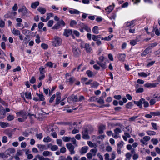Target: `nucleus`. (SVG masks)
I'll return each mask as SVG.
<instances>
[{"instance_id": "nucleus-43", "label": "nucleus", "mask_w": 160, "mask_h": 160, "mask_svg": "<svg viewBox=\"0 0 160 160\" xmlns=\"http://www.w3.org/2000/svg\"><path fill=\"white\" fill-rule=\"evenodd\" d=\"M44 24L43 23L40 22L38 25V28L39 29V31H41V29L43 26Z\"/></svg>"}, {"instance_id": "nucleus-62", "label": "nucleus", "mask_w": 160, "mask_h": 160, "mask_svg": "<svg viewBox=\"0 0 160 160\" xmlns=\"http://www.w3.org/2000/svg\"><path fill=\"white\" fill-rule=\"evenodd\" d=\"M92 87H97L98 85V83L97 82H94L91 84Z\"/></svg>"}, {"instance_id": "nucleus-41", "label": "nucleus", "mask_w": 160, "mask_h": 160, "mask_svg": "<svg viewBox=\"0 0 160 160\" xmlns=\"http://www.w3.org/2000/svg\"><path fill=\"white\" fill-rule=\"evenodd\" d=\"M57 143L60 146L62 147V142L61 139H57L56 140Z\"/></svg>"}, {"instance_id": "nucleus-15", "label": "nucleus", "mask_w": 160, "mask_h": 160, "mask_svg": "<svg viewBox=\"0 0 160 160\" xmlns=\"http://www.w3.org/2000/svg\"><path fill=\"white\" fill-rule=\"evenodd\" d=\"M106 128V126L105 125H101L99 127L98 132L100 134H102L103 133V130Z\"/></svg>"}, {"instance_id": "nucleus-63", "label": "nucleus", "mask_w": 160, "mask_h": 160, "mask_svg": "<svg viewBox=\"0 0 160 160\" xmlns=\"http://www.w3.org/2000/svg\"><path fill=\"white\" fill-rule=\"evenodd\" d=\"M36 158H38L39 160H44V158L42 156H40L39 155H37L35 156Z\"/></svg>"}, {"instance_id": "nucleus-21", "label": "nucleus", "mask_w": 160, "mask_h": 160, "mask_svg": "<svg viewBox=\"0 0 160 160\" xmlns=\"http://www.w3.org/2000/svg\"><path fill=\"white\" fill-rule=\"evenodd\" d=\"M37 95L39 98V100L41 101H44L45 100L44 97L42 93H36Z\"/></svg>"}, {"instance_id": "nucleus-33", "label": "nucleus", "mask_w": 160, "mask_h": 160, "mask_svg": "<svg viewBox=\"0 0 160 160\" xmlns=\"http://www.w3.org/2000/svg\"><path fill=\"white\" fill-rule=\"evenodd\" d=\"M146 133L149 135H154L156 134L155 132L150 130L147 131Z\"/></svg>"}, {"instance_id": "nucleus-51", "label": "nucleus", "mask_w": 160, "mask_h": 160, "mask_svg": "<svg viewBox=\"0 0 160 160\" xmlns=\"http://www.w3.org/2000/svg\"><path fill=\"white\" fill-rule=\"evenodd\" d=\"M7 123L2 122H0V126L3 128H5L7 127Z\"/></svg>"}, {"instance_id": "nucleus-5", "label": "nucleus", "mask_w": 160, "mask_h": 160, "mask_svg": "<svg viewBox=\"0 0 160 160\" xmlns=\"http://www.w3.org/2000/svg\"><path fill=\"white\" fill-rule=\"evenodd\" d=\"M16 114L18 116H22L24 120H26L27 118V112L23 110H21L20 112H17Z\"/></svg>"}, {"instance_id": "nucleus-23", "label": "nucleus", "mask_w": 160, "mask_h": 160, "mask_svg": "<svg viewBox=\"0 0 160 160\" xmlns=\"http://www.w3.org/2000/svg\"><path fill=\"white\" fill-rule=\"evenodd\" d=\"M69 12L70 13L73 14H80L81 12H80L79 11L76 9H74L73 10H70L69 11Z\"/></svg>"}, {"instance_id": "nucleus-18", "label": "nucleus", "mask_w": 160, "mask_h": 160, "mask_svg": "<svg viewBox=\"0 0 160 160\" xmlns=\"http://www.w3.org/2000/svg\"><path fill=\"white\" fill-rule=\"evenodd\" d=\"M88 149V146L82 147L81 148V151H80L81 154H83L86 153Z\"/></svg>"}, {"instance_id": "nucleus-50", "label": "nucleus", "mask_w": 160, "mask_h": 160, "mask_svg": "<svg viewBox=\"0 0 160 160\" xmlns=\"http://www.w3.org/2000/svg\"><path fill=\"white\" fill-rule=\"evenodd\" d=\"M98 99V98H96V96H94L92 97H91L89 99L88 101L90 102H94L96 100H97Z\"/></svg>"}, {"instance_id": "nucleus-26", "label": "nucleus", "mask_w": 160, "mask_h": 160, "mask_svg": "<svg viewBox=\"0 0 160 160\" xmlns=\"http://www.w3.org/2000/svg\"><path fill=\"white\" fill-rule=\"evenodd\" d=\"M157 45L158 43L157 42H154L152 43H151L148 45V48L149 50H150L151 49L154 48Z\"/></svg>"}, {"instance_id": "nucleus-58", "label": "nucleus", "mask_w": 160, "mask_h": 160, "mask_svg": "<svg viewBox=\"0 0 160 160\" xmlns=\"http://www.w3.org/2000/svg\"><path fill=\"white\" fill-rule=\"evenodd\" d=\"M84 29L88 32H90L91 31V29L87 26H84L83 27Z\"/></svg>"}, {"instance_id": "nucleus-45", "label": "nucleus", "mask_w": 160, "mask_h": 160, "mask_svg": "<svg viewBox=\"0 0 160 160\" xmlns=\"http://www.w3.org/2000/svg\"><path fill=\"white\" fill-rule=\"evenodd\" d=\"M144 100L142 101V104H144V107H147L149 106V103L147 101H146L144 99Z\"/></svg>"}, {"instance_id": "nucleus-1", "label": "nucleus", "mask_w": 160, "mask_h": 160, "mask_svg": "<svg viewBox=\"0 0 160 160\" xmlns=\"http://www.w3.org/2000/svg\"><path fill=\"white\" fill-rule=\"evenodd\" d=\"M62 25L63 26H64L65 25V23L64 21L62 20L59 22H57L52 28L53 29H58L60 28V26Z\"/></svg>"}, {"instance_id": "nucleus-4", "label": "nucleus", "mask_w": 160, "mask_h": 160, "mask_svg": "<svg viewBox=\"0 0 160 160\" xmlns=\"http://www.w3.org/2000/svg\"><path fill=\"white\" fill-rule=\"evenodd\" d=\"M82 138L84 139H88L90 137L88 135V129L86 128L84 129L82 132Z\"/></svg>"}, {"instance_id": "nucleus-13", "label": "nucleus", "mask_w": 160, "mask_h": 160, "mask_svg": "<svg viewBox=\"0 0 160 160\" xmlns=\"http://www.w3.org/2000/svg\"><path fill=\"white\" fill-rule=\"evenodd\" d=\"M145 87L148 88L155 87L156 86V83L147 82L144 85Z\"/></svg>"}, {"instance_id": "nucleus-22", "label": "nucleus", "mask_w": 160, "mask_h": 160, "mask_svg": "<svg viewBox=\"0 0 160 160\" xmlns=\"http://www.w3.org/2000/svg\"><path fill=\"white\" fill-rule=\"evenodd\" d=\"M42 154L43 156L46 157L49 156H52V153L48 151H45L43 152Z\"/></svg>"}, {"instance_id": "nucleus-60", "label": "nucleus", "mask_w": 160, "mask_h": 160, "mask_svg": "<svg viewBox=\"0 0 160 160\" xmlns=\"http://www.w3.org/2000/svg\"><path fill=\"white\" fill-rule=\"evenodd\" d=\"M151 141L152 142L154 145H157L158 142V140L157 139H152Z\"/></svg>"}, {"instance_id": "nucleus-7", "label": "nucleus", "mask_w": 160, "mask_h": 160, "mask_svg": "<svg viewBox=\"0 0 160 160\" xmlns=\"http://www.w3.org/2000/svg\"><path fill=\"white\" fill-rule=\"evenodd\" d=\"M18 11L19 12L22 13V16H27L28 11L26 8L25 6H22L21 9H19Z\"/></svg>"}, {"instance_id": "nucleus-25", "label": "nucleus", "mask_w": 160, "mask_h": 160, "mask_svg": "<svg viewBox=\"0 0 160 160\" xmlns=\"http://www.w3.org/2000/svg\"><path fill=\"white\" fill-rule=\"evenodd\" d=\"M12 33L15 35H19L20 34V32L18 30H16L14 28L13 29Z\"/></svg>"}, {"instance_id": "nucleus-59", "label": "nucleus", "mask_w": 160, "mask_h": 160, "mask_svg": "<svg viewBox=\"0 0 160 160\" xmlns=\"http://www.w3.org/2000/svg\"><path fill=\"white\" fill-rule=\"evenodd\" d=\"M53 65V63L52 62H48L46 63L45 65L48 66L51 68L52 67Z\"/></svg>"}, {"instance_id": "nucleus-36", "label": "nucleus", "mask_w": 160, "mask_h": 160, "mask_svg": "<svg viewBox=\"0 0 160 160\" xmlns=\"http://www.w3.org/2000/svg\"><path fill=\"white\" fill-rule=\"evenodd\" d=\"M51 140L49 136H47L46 137H45L43 140L44 142H50Z\"/></svg>"}, {"instance_id": "nucleus-16", "label": "nucleus", "mask_w": 160, "mask_h": 160, "mask_svg": "<svg viewBox=\"0 0 160 160\" xmlns=\"http://www.w3.org/2000/svg\"><path fill=\"white\" fill-rule=\"evenodd\" d=\"M37 146L40 151H42L44 150L47 149L45 145L38 144L37 145Z\"/></svg>"}, {"instance_id": "nucleus-31", "label": "nucleus", "mask_w": 160, "mask_h": 160, "mask_svg": "<svg viewBox=\"0 0 160 160\" xmlns=\"http://www.w3.org/2000/svg\"><path fill=\"white\" fill-rule=\"evenodd\" d=\"M86 74L89 77H92L94 76L93 73L90 70H87L86 72Z\"/></svg>"}, {"instance_id": "nucleus-46", "label": "nucleus", "mask_w": 160, "mask_h": 160, "mask_svg": "<svg viewBox=\"0 0 160 160\" xmlns=\"http://www.w3.org/2000/svg\"><path fill=\"white\" fill-rule=\"evenodd\" d=\"M124 143V142L123 141H121L120 142L117 144V146L118 147V148H122L123 147Z\"/></svg>"}, {"instance_id": "nucleus-35", "label": "nucleus", "mask_w": 160, "mask_h": 160, "mask_svg": "<svg viewBox=\"0 0 160 160\" xmlns=\"http://www.w3.org/2000/svg\"><path fill=\"white\" fill-rule=\"evenodd\" d=\"M39 70L40 72V73L41 75H44V73L45 72V70L44 68L43 67L41 66L39 68Z\"/></svg>"}, {"instance_id": "nucleus-64", "label": "nucleus", "mask_w": 160, "mask_h": 160, "mask_svg": "<svg viewBox=\"0 0 160 160\" xmlns=\"http://www.w3.org/2000/svg\"><path fill=\"white\" fill-rule=\"evenodd\" d=\"M30 32V31L28 30H23L22 31V33L24 35H26L27 34H29Z\"/></svg>"}, {"instance_id": "nucleus-54", "label": "nucleus", "mask_w": 160, "mask_h": 160, "mask_svg": "<svg viewBox=\"0 0 160 160\" xmlns=\"http://www.w3.org/2000/svg\"><path fill=\"white\" fill-rule=\"evenodd\" d=\"M138 41L137 40H132L130 41V44L134 46L136 44L137 42Z\"/></svg>"}, {"instance_id": "nucleus-17", "label": "nucleus", "mask_w": 160, "mask_h": 160, "mask_svg": "<svg viewBox=\"0 0 160 160\" xmlns=\"http://www.w3.org/2000/svg\"><path fill=\"white\" fill-rule=\"evenodd\" d=\"M135 22V20H132L130 22H127L126 23V26L127 27H134V23Z\"/></svg>"}, {"instance_id": "nucleus-40", "label": "nucleus", "mask_w": 160, "mask_h": 160, "mask_svg": "<svg viewBox=\"0 0 160 160\" xmlns=\"http://www.w3.org/2000/svg\"><path fill=\"white\" fill-rule=\"evenodd\" d=\"M148 73V74H147L144 72H142L139 73H138V75L139 76H141V77H146L149 75V73Z\"/></svg>"}, {"instance_id": "nucleus-61", "label": "nucleus", "mask_w": 160, "mask_h": 160, "mask_svg": "<svg viewBox=\"0 0 160 160\" xmlns=\"http://www.w3.org/2000/svg\"><path fill=\"white\" fill-rule=\"evenodd\" d=\"M125 156L126 157V158L128 160H130L131 159V154L129 152L127 153L126 155Z\"/></svg>"}, {"instance_id": "nucleus-24", "label": "nucleus", "mask_w": 160, "mask_h": 160, "mask_svg": "<svg viewBox=\"0 0 160 160\" xmlns=\"http://www.w3.org/2000/svg\"><path fill=\"white\" fill-rule=\"evenodd\" d=\"M39 2L38 1L35 2L31 4V7L32 8L35 9L39 5Z\"/></svg>"}, {"instance_id": "nucleus-29", "label": "nucleus", "mask_w": 160, "mask_h": 160, "mask_svg": "<svg viewBox=\"0 0 160 160\" xmlns=\"http://www.w3.org/2000/svg\"><path fill=\"white\" fill-rule=\"evenodd\" d=\"M150 50L147 48L145 49V50L144 51V52L141 54V56H144L148 54L149 53Z\"/></svg>"}, {"instance_id": "nucleus-11", "label": "nucleus", "mask_w": 160, "mask_h": 160, "mask_svg": "<svg viewBox=\"0 0 160 160\" xmlns=\"http://www.w3.org/2000/svg\"><path fill=\"white\" fill-rule=\"evenodd\" d=\"M61 93L59 92H57L56 93V99L55 104L56 105L60 103L61 99Z\"/></svg>"}, {"instance_id": "nucleus-37", "label": "nucleus", "mask_w": 160, "mask_h": 160, "mask_svg": "<svg viewBox=\"0 0 160 160\" xmlns=\"http://www.w3.org/2000/svg\"><path fill=\"white\" fill-rule=\"evenodd\" d=\"M133 106V104L131 102H129L126 105V108L128 109L131 108Z\"/></svg>"}, {"instance_id": "nucleus-3", "label": "nucleus", "mask_w": 160, "mask_h": 160, "mask_svg": "<svg viewBox=\"0 0 160 160\" xmlns=\"http://www.w3.org/2000/svg\"><path fill=\"white\" fill-rule=\"evenodd\" d=\"M72 52L74 56L75 57H78L80 54V51L77 47L72 46Z\"/></svg>"}, {"instance_id": "nucleus-14", "label": "nucleus", "mask_w": 160, "mask_h": 160, "mask_svg": "<svg viewBox=\"0 0 160 160\" xmlns=\"http://www.w3.org/2000/svg\"><path fill=\"white\" fill-rule=\"evenodd\" d=\"M72 100L73 102H77L78 101V97L76 95L72 96L70 97H68L67 98V100L68 102L69 100Z\"/></svg>"}, {"instance_id": "nucleus-53", "label": "nucleus", "mask_w": 160, "mask_h": 160, "mask_svg": "<svg viewBox=\"0 0 160 160\" xmlns=\"http://www.w3.org/2000/svg\"><path fill=\"white\" fill-rule=\"evenodd\" d=\"M53 21L52 20H50L48 21V26L49 27H51L53 24Z\"/></svg>"}, {"instance_id": "nucleus-19", "label": "nucleus", "mask_w": 160, "mask_h": 160, "mask_svg": "<svg viewBox=\"0 0 160 160\" xmlns=\"http://www.w3.org/2000/svg\"><path fill=\"white\" fill-rule=\"evenodd\" d=\"M115 6V5L114 4H113L112 5H110L106 9V10L108 12V13H110L111 12V11L113 9V8Z\"/></svg>"}, {"instance_id": "nucleus-12", "label": "nucleus", "mask_w": 160, "mask_h": 160, "mask_svg": "<svg viewBox=\"0 0 160 160\" xmlns=\"http://www.w3.org/2000/svg\"><path fill=\"white\" fill-rule=\"evenodd\" d=\"M117 56L120 61L123 62L125 60L126 55L125 54H118Z\"/></svg>"}, {"instance_id": "nucleus-56", "label": "nucleus", "mask_w": 160, "mask_h": 160, "mask_svg": "<svg viewBox=\"0 0 160 160\" xmlns=\"http://www.w3.org/2000/svg\"><path fill=\"white\" fill-rule=\"evenodd\" d=\"M0 113L1 115L4 116L6 115V111L4 109H2L0 110Z\"/></svg>"}, {"instance_id": "nucleus-39", "label": "nucleus", "mask_w": 160, "mask_h": 160, "mask_svg": "<svg viewBox=\"0 0 160 160\" xmlns=\"http://www.w3.org/2000/svg\"><path fill=\"white\" fill-rule=\"evenodd\" d=\"M114 132L116 134H118L119 133H121L122 132V130L121 128H117L115 129L114 130Z\"/></svg>"}, {"instance_id": "nucleus-42", "label": "nucleus", "mask_w": 160, "mask_h": 160, "mask_svg": "<svg viewBox=\"0 0 160 160\" xmlns=\"http://www.w3.org/2000/svg\"><path fill=\"white\" fill-rule=\"evenodd\" d=\"M58 147L56 145H52L51 148V150L52 151H55L58 149Z\"/></svg>"}, {"instance_id": "nucleus-27", "label": "nucleus", "mask_w": 160, "mask_h": 160, "mask_svg": "<svg viewBox=\"0 0 160 160\" xmlns=\"http://www.w3.org/2000/svg\"><path fill=\"white\" fill-rule=\"evenodd\" d=\"M98 28V26H95L92 29V32L93 33L96 34H98L99 33Z\"/></svg>"}, {"instance_id": "nucleus-55", "label": "nucleus", "mask_w": 160, "mask_h": 160, "mask_svg": "<svg viewBox=\"0 0 160 160\" xmlns=\"http://www.w3.org/2000/svg\"><path fill=\"white\" fill-rule=\"evenodd\" d=\"M7 120L8 121H11L13 120L14 118V116L13 115H9L7 117Z\"/></svg>"}, {"instance_id": "nucleus-8", "label": "nucleus", "mask_w": 160, "mask_h": 160, "mask_svg": "<svg viewBox=\"0 0 160 160\" xmlns=\"http://www.w3.org/2000/svg\"><path fill=\"white\" fill-rule=\"evenodd\" d=\"M55 40L54 41L55 44V46H58L61 44L62 43V40L59 37H54Z\"/></svg>"}, {"instance_id": "nucleus-9", "label": "nucleus", "mask_w": 160, "mask_h": 160, "mask_svg": "<svg viewBox=\"0 0 160 160\" xmlns=\"http://www.w3.org/2000/svg\"><path fill=\"white\" fill-rule=\"evenodd\" d=\"M144 100V98H142L140 99V100L139 101H133L134 103L135 104L137 105L138 106H139V107L141 108H142V101Z\"/></svg>"}, {"instance_id": "nucleus-28", "label": "nucleus", "mask_w": 160, "mask_h": 160, "mask_svg": "<svg viewBox=\"0 0 160 160\" xmlns=\"http://www.w3.org/2000/svg\"><path fill=\"white\" fill-rule=\"evenodd\" d=\"M25 97L27 99H31L32 98L31 97V92H26L25 94Z\"/></svg>"}, {"instance_id": "nucleus-48", "label": "nucleus", "mask_w": 160, "mask_h": 160, "mask_svg": "<svg viewBox=\"0 0 160 160\" xmlns=\"http://www.w3.org/2000/svg\"><path fill=\"white\" fill-rule=\"evenodd\" d=\"M143 91V89L142 88H139L136 90V93L142 92Z\"/></svg>"}, {"instance_id": "nucleus-57", "label": "nucleus", "mask_w": 160, "mask_h": 160, "mask_svg": "<svg viewBox=\"0 0 160 160\" xmlns=\"http://www.w3.org/2000/svg\"><path fill=\"white\" fill-rule=\"evenodd\" d=\"M100 66L103 69H105L107 68L106 66V62H104V63H103L102 62H101V64L100 65Z\"/></svg>"}, {"instance_id": "nucleus-32", "label": "nucleus", "mask_w": 160, "mask_h": 160, "mask_svg": "<svg viewBox=\"0 0 160 160\" xmlns=\"http://www.w3.org/2000/svg\"><path fill=\"white\" fill-rule=\"evenodd\" d=\"M150 113L153 116H160V112L157 111L155 112H150Z\"/></svg>"}, {"instance_id": "nucleus-49", "label": "nucleus", "mask_w": 160, "mask_h": 160, "mask_svg": "<svg viewBox=\"0 0 160 160\" xmlns=\"http://www.w3.org/2000/svg\"><path fill=\"white\" fill-rule=\"evenodd\" d=\"M36 137L37 138L40 140L43 137V135L42 133H40L39 134H36Z\"/></svg>"}, {"instance_id": "nucleus-44", "label": "nucleus", "mask_w": 160, "mask_h": 160, "mask_svg": "<svg viewBox=\"0 0 160 160\" xmlns=\"http://www.w3.org/2000/svg\"><path fill=\"white\" fill-rule=\"evenodd\" d=\"M77 22L76 21L74 20H72L70 23V26L71 27H73L74 26L76 25Z\"/></svg>"}, {"instance_id": "nucleus-20", "label": "nucleus", "mask_w": 160, "mask_h": 160, "mask_svg": "<svg viewBox=\"0 0 160 160\" xmlns=\"http://www.w3.org/2000/svg\"><path fill=\"white\" fill-rule=\"evenodd\" d=\"M76 80L75 78L73 76L71 77L69 79H67L66 82H69L70 84H72Z\"/></svg>"}, {"instance_id": "nucleus-52", "label": "nucleus", "mask_w": 160, "mask_h": 160, "mask_svg": "<svg viewBox=\"0 0 160 160\" xmlns=\"http://www.w3.org/2000/svg\"><path fill=\"white\" fill-rule=\"evenodd\" d=\"M126 129H127V132H128V133H131L132 130L131 127H129V126H127L126 128Z\"/></svg>"}, {"instance_id": "nucleus-2", "label": "nucleus", "mask_w": 160, "mask_h": 160, "mask_svg": "<svg viewBox=\"0 0 160 160\" xmlns=\"http://www.w3.org/2000/svg\"><path fill=\"white\" fill-rule=\"evenodd\" d=\"M67 148L70 152V154L71 155L75 153V151L74 150L75 147L71 143H67L66 144Z\"/></svg>"}, {"instance_id": "nucleus-34", "label": "nucleus", "mask_w": 160, "mask_h": 160, "mask_svg": "<svg viewBox=\"0 0 160 160\" xmlns=\"http://www.w3.org/2000/svg\"><path fill=\"white\" fill-rule=\"evenodd\" d=\"M101 38L100 35L96 36L94 35H93L92 36V39L94 41H96L98 40V39H99Z\"/></svg>"}, {"instance_id": "nucleus-47", "label": "nucleus", "mask_w": 160, "mask_h": 160, "mask_svg": "<svg viewBox=\"0 0 160 160\" xmlns=\"http://www.w3.org/2000/svg\"><path fill=\"white\" fill-rule=\"evenodd\" d=\"M151 125L154 130H157L158 129L157 127V125L156 123L152 122Z\"/></svg>"}, {"instance_id": "nucleus-10", "label": "nucleus", "mask_w": 160, "mask_h": 160, "mask_svg": "<svg viewBox=\"0 0 160 160\" xmlns=\"http://www.w3.org/2000/svg\"><path fill=\"white\" fill-rule=\"evenodd\" d=\"M86 52L88 53H89L92 50L91 47L89 43H86L85 44V47Z\"/></svg>"}, {"instance_id": "nucleus-6", "label": "nucleus", "mask_w": 160, "mask_h": 160, "mask_svg": "<svg viewBox=\"0 0 160 160\" xmlns=\"http://www.w3.org/2000/svg\"><path fill=\"white\" fill-rule=\"evenodd\" d=\"M72 30L65 29L63 34L67 38L68 37L69 35H72V36L74 38V36L72 34Z\"/></svg>"}, {"instance_id": "nucleus-30", "label": "nucleus", "mask_w": 160, "mask_h": 160, "mask_svg": "<svg viewBox=\"0 0 160 160\" xmlns=\"http://www.w3.org/2000/svg\"><path fill=\"white\" fill-rule=\"evenodd\" d=\"M37 10L41 14H45L46 12V10L45 8H42L39 7Z\"/></svg>"}, {"instance_id": "nucleus-38", "label": "nucleus", "mask_w": 160, "mask_h": 160, "mask_svg": "<svg viewBox=\"0 0 160 160\" xmlns=\"http://www.w3.org/2000/svg\"><path fill=\"white\" fill-rule=\"evenodd\" d=\"M71 138L68 137H63L62 138L63 140L65 142H68L71 140Z\"/></svg>"}]
</instances>
